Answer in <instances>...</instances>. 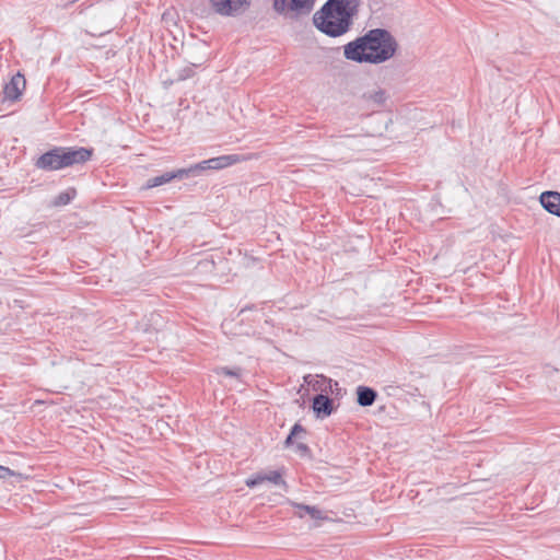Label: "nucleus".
Listing matches in <instances>:
<instances>
[{
  "label": "nucleus",
  "mask_w": 560,
  "mask_h": 560,
  "mask_svg": "<svg viewBox=\"0 0 560 560\" xmlns=\"http://www.w3.org/2000/svg\"><path fill=\"white\" fill-rule=\"evenodd\" d=\"M398 43L385 28H372L343 46L345 58L358 63L380 65L393 58Z\"/></svg>",
  "instance_id": "nucleus-1"
},
{
  "label": "nucleus",
  "mask_w": 560,
  "mask_h": 560,
  "mask_svg": "<svg viewBox=\"0 0 560 560\" xmlns=\"http://www.w3.org/2000/svg\"><path fill=\"white\" fill-rule=\"evenodd\" d=\"M359 7L360 0H327L314 13L313 24L329 37H340L350 31Z\"/></svg>",
  "instance_id": "nucleus-2"
},
{
  "label": "nucleus",
  "mask_w": 560,
  "mask_h": 560,
  "mask_svg": "<svg viewBox=\"0 0 560 560\" xmlns=\"http://www.w3.org/2000/svg\"><path fill=\"white\" fill-rule=\"evenodd\" d=\"M93 155L92 148L55 147L42 154L35 162L38 170L58 171L77 164H84Z\"/></svg>",
  "instance_id": "nucleus-3"
},
{
  "label": "nucleus",
  "mask_w": 560,
  "mask_h": 560,
  "mask_svg": "<svg viewBox=\"0 0 560 560\" xmlns=\"http://www.w3.org/2000/svg\"><path fill=\"white\" fill-rule=\"evenodd\" d=\"M242 160L243 159L238 154L220 155L201 161L199 163L190 165L189 167L180 168V172L183 178L198 177L206 174L209 171H219L228 166H231L235 163H238Z\"/></svg>",
  "instance_id": "nucleus-4"
},
{
  "label": "nucleus",
  "mask_w": 560,
  "mask_h": 560,
  "mask_svg": "<svg viewBox=\"0 0 560 560\" xmlns=\"http://www.w3.org/2000/svg\"><path fill=\"white\" fill-rule=\"evenodd\" d=\"M315 4V0H273V10L277 13L292 11L296 14H308Z\"/></svg>",
  "instance_id": "nucleus-5"
},
{
  "label": "nucleus",
  "mask_w": 560,
  "mask_h": 560,
  "mask_svg": "<svg viewBox=\"0 0 560 560\" xmlns=\"http://www.w3.org/2000/svg\"><path fill=\"white\" fill-rule=\"evenodd\" d=\"M213 10L225 16L236 15L250 5V0H210Z\"/></svg>",
  "instance_id": "nucleus-6"
},
{
  "label": "nucleus",
  "mask_w": 560,
  "mask_h": 560,
  "mask_svg": "<svg viewBox=\"0 0 560 560\" xmlns=\"http://www.w3.org/2000/svg\"><path fill=\"white\" fill-rule=\"evenodd\" d=\"M312 409L316 418H327L335 410L334 399L330 398L327 394H317L313 397Z\"/></svg>",
  "instance_id": "nucleus-7"
},
{
  "label": "nucleus",
  "mask_w": 560,
  "mask_h": 560,
  "mask_svg": "<svg viewBox=\"0 0 560 560\" xmlns=\"http://www.w3.org/2000/svg\"><path fill=\"white\" fill-rule=\"evenodd\" d=\"M26 85L24 75L18 72L11 80L4 84L3 94L4 98L11 102L18 101L22 95Z\"/></svg>",
  "instance_id": "nucleus-8"
},
{
  "label": "nucleus",
  "mask_w": 560,
  "mask_h": 560,
  "mask_svg": "<svg viewBox=\"0 0 560 560\" xmlns=\"http://www.w3.org/2000/svg\"><path fill=\"white\" fill-rule=\"evenodd\" d=\"M304 382L312 386L314 390H319L320 394L323 393H332V385L337 386L338 383L334 382L331 378H328L324 375H312L307 374L304 376Z\"/></svg>",
  "instance_id": "nucleus-9"
},
{
  "label": "nucleus",
  "mask_w": 560,
  "mask_h": 560,
  "mask_svg": "<svg viewBox=\"0 0 560 560\" xmlns=\"http://www.w3.org/2000/svg\"><path fill=\"white\" fill-rule=\"evenodd\" d=\"M539 201L546 211L560 218V192L544 191L539 196Z\"/></svg>",
  "instance_id": "nucleus-10"
},
{
  "label": "nucleus",
  "mask_w": 560,
  "mask_h": 560,
  "mask_svg": "<svg viewBox=\"0 0 560 560\" xmlns=\"http://www.w3.org/2000/svg\"><path fill=\"white\" fill-rule=\"evenodd\" d=\"M265 481H269L275 485H285V481L282 479L281 474L277 470H271L269 472H264V474L259 472V474L255 475L254 477L248 478L245 483L247 487L254 488Z\"/></svg>",
  "instance_id": "nucleus-11"
},
{
  "label": "nucleus",
  "mask_w": 560,
  "mask_h": 560,
  "mask_svg": "<svg viewBox=\"0 0 560 560\" xmlns=\"http://www.w3.org/2000/svg\"><path fill=\"white\" fill-rule=\"evenodd\" d=\"M173 179H183L180 168L165 172L161 175L151 177L147 180L145 188H154L172 182Z\"/></svg>",
  "instance_id": "nucleus-12"
},
{
  "label": "nucleus",
  "mask_w": 560,
  "mask_h": 560,
  "mask_svg": "<svg viewBox=\"0 0 560 560\" xmlns=\"http://www.w3.org/2000/svg\"><path fill=\"white\" fill-rule=\"evenodd\" d=\"M377 398V392L369 386L360 385L357 387V404L361 407L372 406Z\"/></svg>",
  "instance_id": "nucleus-13"
},
{
  "label": "nucleus",
  "mask_w": 560,
  "mask_h": 560,
  "mask_svg": "<svg viewBox=\"0 0 560 560\" xmlns=\"http://www.w3.org/2000/svg\"><path fill=\"white\" fill-rule=\"evenodd\" d=\"M206 60H207L206 58H202L199 60L190 61L189 66H186L177 71V77H176L175 81H177V82L185 81V80H188V79L195 77V74H196L195 69L202 66ZM173 82H174V80L171 81V83H173Z\"/></svg>",
  "instance_id": "nucleus-14"
},
{
  "label": "nucleus",
  "mask_w": 560,
  "mask_h": 560,
  "mask_svg": "<svg viewBox=\"0 0 560 560\" xmlns=\"http://www.w3.org/2000/svg\"><path fill=\"white\" fill-rule=\"evenodd\" d=\"M75 196L77 190L74 188H68L67 190L61 191L55 197L52 205L55 207L66 206L70 203L75 198Z\"/></svg>",
  "instance_id": "nucleus-15"
},
{
  "label": "nucleus",
  "mask_w": 560,
  "mask_h": 560,
  "mask_svg": "<svg viewBox=\"0 0 560 560\" xmlns=\"http://www.w3.org/2000/svg\"><path fill=\"white\" fill-rule=\"evenodd\" d=\"M294 508H296L299 510L298 514L299 516H303V514L301 513V511L307 513L313 520H323L324 516H323V512L317 509L316 506H312V505H306V504H302V503H294L293 504Z\"/></svg>",
  "instance_id": "nucleus-16"
},
{
  "label": "nucleus",
  "mask_w": 560,
  "mask_h": 560,
  "mask_svg": "<svg viewBox=\"0 0 560 560\" xmlns=\"http://www.w3.org/2000/svg\"><path fill=\"white\" fill-rule=\"evenodd\" d=\"M215 373L218 375H224L229 377H235L241 381V376L243 373V369L240 366L229 368V366H220L215 369Z\"/></svg>",
  "instance_id": "nucleus-17"
},
{
  "label": "nucleus",
  "mask_w": 560,
  "mask_h": 560,
  "mask_svg": "<svg viewBox=\"0 0 560 560\" xmlns=\"http://www.w3.org/2000/svg\"><path fill=\"white\" fill-rule=\"evenodd\" d=\"M304 432H305L304 427H303L302 424H300V423H295V424L291 428L290 433H289V435L287 436V439H285V441H284V446H285V447H289V446L293 445V443H294V442H293L294 436H296V435H298V434H300V433H304Z\"/></svg>",
  "instance_id": "nucleus-18"
},
{
  "label": "nucleus",
  "mask_w": 560,
  "mask_h": 560,
  "mask_svg": "<svg viewBox=\"0 0 560 560\" xmlns=\"http://www.w3.org/2000/svg\"><path fill=\"white\" fill-rule=\"evenodd\" d=\"M370 98L373 100L377 104H383L386 100L385 92L383 90H378L370 95Z\"/></svg>",
  "instance_id": "nucleus-19"
},
{
  "label": "nucleus",
  "mask_w": 560,
  "mask_h": 560,
  "mask_svg": "<svg viewBox=\"0 0 560 560\" xmlns=\"http://www.w3.org/2000/svg\"><path fill=\"white\" fill-rule=\"evenodd\" d=\"M296 452L301 456H311V454H312L311 448L306 444H304V443H298L296 444Z\"/></svg>",
  "instance_id": "nucleus-20"
},
{
  "label": "nucleus",
  "mask_w": 560,
  "mask_h": 560,
  "mask_svg": "<svg viewBox=\"0 0 560 560\" xmlns=\"http://www.w3.org/2000/svg\"><path fill=\"white\" fill-rule=\"evenodd\" d=\"M14 471L11 470L9 467H4L0 465V479H4L7 477L13 476Z\"/></svg>",
  "instance_id": "nucleus-21"
},
{
  "label": "nucleus",
  "mask_w": 560,
  "mask_h": 560,
  "mask_svg": "<svg viewBox=\"0 0 560 560\" xmlns=\"http://www.w3.org/2000/svg\"><path fill=\"white\" fill-rule=\"evenodd\" d=\"M73 2H68L65 8H69Z\"/></svg>",
  "instance_id": "nucleus-22"
},
{
  "label": "nucleus",
  "mask_w": 560,
  "mask_h": 560,
  "mask_svg": "<svg viewBox=\"0 0 560 560\" xmlns=\"http://www.w3.org/2000/svg\"><path fill=\"white\" fill-rule=\"evenodd\" d=\"M343 138H346V139H351V138H353V137H352V136H343Z\"/></svg>",
  "instance_id": "nucleus-23"
},
{
  "label": "nucleus",
  "mask_w": 560,
  "mask_h": 560,
  "mask_svg": "<svg viewBox=\"0 0 560 560\" xmlns=\"http://www.w3.org/2000/svg\"><path fill=\"white\" fill-rule=\"evenodd\" d=\"M248 307H244L242 308L241 313L245 312Z\"/></svg>",
  "instance_id": "nucleus-24"
}]
</instances>
